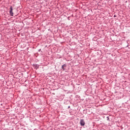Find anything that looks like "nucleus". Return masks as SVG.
<instances>
[{"label":"nucleus","instance_id":"f257e3e1","mask_svg":"<svg viewBox=\"0 0 130 130\" xmlns=\"http://www.w3.org/2000/svg\"><path fill=\"white\" fill-rule=\"evenodd\" d=\"M10 15L12 17H13V16H14V13L13 12V7H10Z\"/></svg>","mask_w":130,"mask_h":130},{"label":"nucleus","instance_id":"7ed1b4c3","mask_svg":"<svg viewBox=\"0 0 130 130\" xmlns=\"http://www.w3.org/2000/svg\"><path fill=\"white\" fill-rule=\"evenodd\" d=\"M67 67V65L64 64L62 66V69L63 71H64V70H66V68Z\"/></svg>","mask_w":130,"mask_h":130},{"label":"nucleus","instance_id":"f03ea898","mask_svg":"<svg viewBox=\"0 0 130 130\" xmlns=\"http://www.w3.org/2000/svg\"><path fill=\"white\" fill-rule=\"evenodd\" d=\"M80 125H82V126L85 125V121H84V119L80 120Z\"/></svg>","mask_w":130,"mask_h":130}]
</instances>
